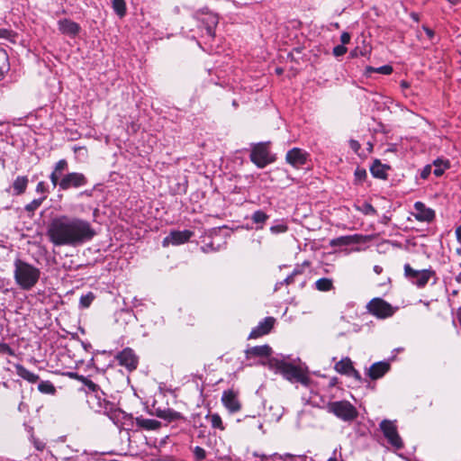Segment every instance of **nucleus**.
I'll list each match as a JSON object with an SVG mask.
<instances>
[{
    "instance_id": "f257e3e1",
    "label": "nucleus",
    "mask_w": 461,
    "mask_h": 461,
    "mask_svg": "<svg viewBox=\"0 0 461 461\" xmlns=\"http://www.w3.org/2000/svg\"><path fill=\"white\" fill-rule=\"evenodd\" d=\"M95 234L89 221L68 215L53 218L47 229L50 241L58 247H77L90 241Z\"/></svg>"
},
{
    "instance_id": "f03ea898",
    "label": "nucleus",
    "mask_w": 461,
    "mask_h": 461,
    "mask_svg": "<svg viewBox=\"0 0 461 461\" xmlns=\"http://www.w3.org/2000/svg\"><path fill=\"white\" fill-rule=\"evenodd\" d=\"M70 375L81 382L82 390L87 395V402L95 411L107 415L114 423L120 420V416L123 412L104 398V393L98 384L84 375L74 373H71Z\"/></svg>"
},
{
    "instance_id": "7ed1b4c3",
    "label": "nucleus",
    "mask_w": 461,
    "mask_h": 461,
    "mask_svg": "<svg viewBox=\"0 0 461 461\" xmlns=\"http://www.w3.org/2000/svg\"><path fill=\"white\" fill-rule=\"evenodd\" d=\"M266 365L270 370L282 375L285 379L291 383H300L303 385H308L310 383V377L305 369L284 359L270 357Z\"/></svg>"
},
{
    "instance_id": "20e7f679",
    "label": "nucleus",
    "mask_w": 461,
    "mask_h": 461,
    "mask_svg": "<svg viewBox=\"0 0 461 461\" xmlns=\"http://www.w3.org/2000/svg\"><path fill=\"white\" fill-rule=\"evenodd\" d=\"M40 277V268L20 258L14 260V278L21 289L25 291L31 290L37 285Z\"/></svg>"
},
{
    "instance_id": "39448f33",
    "label": "nucleus",
    "mask_w": 461,
    "mask_h": 461,
    "mask_svg": "<svg viewBox=\"0 0 461 461\" xmlns=\"http://www.w3.org/2000/svg\"><path fill=\"white\" fill-rule=\"evenodd\" d=\"M327 411L346 422L353 421L358 416V411L348 401H335L327 404Z\"/></svg>"
},
{
    "instance_id": "423d86ee",
    "label": "nucleus",
    "mask_w": 461,
    "mask_h": 461,
    "mask_svg": "<svg viewBox=\"0 0 461 461\" xmlns=\"http://www.w3.org/2000/svg\"><path fill=\"white\" fill-rule=\"evenodd\" d=\"M369 313L378 319H385L394 314V308L382 298L372 299L366 305Z\"/></svg>"
},
{
    "instance_id": "0eeeda50",
    "label": "nucleus",
    "mask_w": 461,
    "mask_h": 461,
    "mask_svg": "<svg viewBox=\"0 0 461 461\" xmlns=\"http://www.w3.org/2000/svg\"><path fill=\"white\" fill-rule=\"evenodd\" d=\"M435 274L431 269L415 270L409 264L404 265V276L418 287H424Z\"/></svg>"
},
{
    "instance_id": "6e6552de",
    "label": "nucleus",
    "mask_w": 461,
    "mask_h": 461,
    "mask_svg": "<svg viewBox=\"0 0 461 461\" xmlns=\"http://www.w3.org/2000/svg\"><path fill=\"white\" fill-rule=\"evenodd\" d=\"M380 429L389 444H391L396 449L402 448L403 443L400 435L398 434L397 427L394 421L384 420L380 423Z\"/></svg>"
},
{
    "instance_id": "1a4fd4ad",
    "label": "nucleus",
    "mask_w": 461,
    "mask_h": 461,
    "mask_svg": "<svg viewBox=\"0 0 461 461\" xmlns=\"http://www.w3.org/2000/svg\"><path fill=\"white\" fill-rule=\"evenodd\" d=\"M250 159L259 168L271 163L272 159L267 146L265 143L256 145L251 150Z\"/></svg>"
},
{
    "instance_id": "9d476101",
    "label": "nucleus",
    "mask_w": 461,
    "mask_h": 461,
    "mask_svg": "<svg viewBox=\"0 0 461 461\" xmlns=\"http://www.w3.org/2000/svg\"><path fill=\"white\" fill-rule=\"evenodd\" d=\"M195 17L204 26L206 34L209 37H214V30L219 23L218 15L214 13L209 12L208 10H200L195 13Z\"/></svg>"
},
{
    "instance_id": "9b49d317",
    "label": "nucleus",
    "mask_w": 461,
    "mask_h": 461,
    "mask_svg": "<svg viewBox=\"0 0 461 461\" xmlns=\"http://www.w3.org/2000/svg\"><path fill=\"white\" fill-rule=\"evenodd\" d=\"M87 184L86 176L79 172L67 173L61 177L60 190L79 188Z\"/></svg>"
},
{
    "instance_id": "f8f14e48",
    "label": "nucleus",
    "mask_w": 461,
    "mask_h": 461,
    "mask_svg": "<svg viewBox=\"0 0 461 461\" xmlns=\"http://www.w3.org/2000/svg\"><path fill=\"white\" fill-rule=\"evenodd\" d=\"M119 365L124 366L128 371H133L137 368L139 357L131 348H125L119 352L116 357Z\"/></svg>"
},
{
    "instance_id": "ddd939ff",
    "label": "nucleus",
    "mask_w": 461,
    "mask_h": 461,
    "mask_svg": "<svg viewBox=\"0 0 461 461\" xmlns=\"http://www.w3.org/2000/svg\"><path fill=\"white\" fill-rule=\"evenodd\" d=\"M193 235L194 232L188 230H172L164 238L162 244L164 247H167L169 244L178 246L187 242Z\"/></svg>"
},
{
    "instance_id": "4468645a",
    "label": "nucleus",
    "mask_w": 461,
    "mask_h": 461,
    "mask_svg": "<svg viewBox=\"0 0 461 461\" xmlns=\"http://www.w3.org/2000/svg\"><path fill=\"white\" fill-rule=\"evenodd\" d=\"M275 322L276 319L274 317H266L251 330L249 339H257L268 334L273 329Z\"/></svg>"
},
{
    "instance_id": "2eb2a0df",
    "label": "nucleus",
    "mask_w": 461,
    "mask_h": 461,
    "mask_svg": "<svg viewBox=\"0 0 461 461\" xmlns=\"http://www.w3.org/2000/svg\"><path fill=\"white\" fill-rule=\"evenodd\" d=\"M307 152L299 149L294 148L290 149L285 156L286 162L294 167H299L306 163Z\"/></svg>"
},
{
    "instance_id": "dca6fc26",
    "label": "nucleus",
    "mask_w": 461,
    "mask_h": 461,
    "mask_svg": "<svg viewBox=\"0 0 461 461\" xmlns=\"http://www.w3.org/2000/svg\"><path fill=\"white\" fill-rule=\"evenodd\" d=\"M68 168V163L66 159H59L54 166L52 172L50 175V182L53 187L59 186L60 189L61 177L64 172Z\"/></svg>"
},
{
    "instance_id": "f3484780",
    "label": "nucleus",
    "mask_w": 461,
    "mask_h": 461,
    "mask_svg": "<svg viewBox=\"0 0 461 461\" xmlns=\"http://www.w3.org/2000/svg\"><path fill=\"white\" fill-rule=\"evenodd\" d=\"M59 31L65 35L76 37L81 30L80 25L70 19H60L58 21Z\"/></svg>"
},
{
    "instance_id": "a211bd4d",
    "label": "nucleus",
    "mask_w": 461,
    "mask_h": 461,
    "mask_svg": "<svg viewBox=\"0 0 461 461\" xmlns=\"http://www.w3.org/2000/svg\"><path fill=\"white\" fill-rule=\"evenodd\" d=\"M416 220L419 221H431L435 217V212L432 209L428 208L421 202L414 203V212L412 213Z\"/></svg>"
},
{
    "instance_id": "6ab92c4d",
    "label": "nucleus",
    "mask_w": 461,
    "mask_h": 461,
    "mask_svg": "<svg viewBox=\"0 0 461 461\" xmlns=\"http://www.w3.org/2000/svg\"><path fill=\"white\" fill-rule=\"evenodd\" d=\"M390 363L379 361L374 363L367 370L366 375L372 379L376 380L383 377L390 370Z\"/></svg>"
},
{
    "instance_id": "aec40b11",
    "label": "nucleus",
    "mask_w": 461,
    "mask_h": 461,
    "mask_svg": "<svg viewBox=\"0 0 461 461\" xmlns=\"http://www.w3.org/2000/svg\"><path fill=\"white\" fill-rule=\"evenodd\" d=\"M223 405L230 411L236 412L240 410V403L237 395L232 391H226L222 394Z\"/></svg>"
},
{
    "instance_id": "412c9836",
    "label": "nucleus",
    "mask_w": 461,
    "mask_h": 461,
    "mask_svg": "<svg viewBox=\"0 0 461 461\" xmlns=\"http://www.w3.org/2000/svg\"><path fill=\"white\" fill-rule=\"evenodd\" d=\"M361 240V236L359 235H348V236H340L336 239H332L330 241V245L332 247L337 246H347L354 243H358Z\"/></svg>"
},
{
    "instance_id": "4be33fe9",
    "label": "nucleus",
    "mask_w": 461,
    "mask_h": 461,
    "mask_svg": "<svg viewBox=\"0 0 461 461\" xmlns=\"http://www.w3.org/2000/svg\"><path fill=\"white\" fill-rule=\"evenodd\" d=\"M28 183H29L28 176H18L14 179V181L12 185V187H11L13 189V194L20 195V194H23L27 188Z\"/></svg>"
},
{
    "instance_id": "5701e85b",
    "label": "nucleus",
    "mask_w": 461,
    "mask_h": 461,
    "mask_svg": "<svg viewBox=\"0 0 461 461\" xmlns=\"http://www.w3.org/2000/svg\"><path fill=\"white\" fill-rule=\"evenodd\" d=\"M14 366H15L17 375L19 376H21L23 379L28 381L29 383L33 384V383H36L40 379L38 375L29 371L22 365L15 364Z\"/></svg>"
},
{
    "instance_id": "b1692460",
    "label": "nucleus",
    "mask_w": 461,
    "mask_h": 461,
    "mask_svg": "<svg viewBox=\"0 0 461 461\" xmlns=\"http://www.w3.org/2000/svg\"><path fill=\"white\" fill-rule=\"evenodd\" d=\"M272 352V348L268 345L256 346L246 350L247 357H268Z\"/></svg>"
},
{
    "instance_id": "393cba45",
    "label": "nucleus",
    "mask_w": 461,
    "mask_h": 461,
    "mask_svg": "<svg viewBox=\"0 0 461 461\" xmlns=\"http://www.w3.org/2000/svg\"><path fill=\"white\" fill-rule=\"evenodd\" d=\"M386 168L385 165H383L378 159H375L370 167V172L374 177L385 179L387 176Z\"/></svg>"
},
{
    "instance_id": "a878e982",
    "label": "nucleus",
    "mask_w": 461,
    "mask_h": 461,
    "mask_svg": "<svg viewBox=\"0 0 461 461\" xmlns=\"http://www.w3.org/2000/svg\"><path fill=\"white\" fill-rule=\"evenodd\" d=\"M10 69L9 57L5 50L0 47V80Z\"/></svg>"
},
{
    "instance_id": "bb28decb",
    "label": "nucleus",
    "mask_w": 461,
    "mask_h": 461,
    "mask_svg": "<svg viewBox=\"0 0 461 461\" xmlns=\"http://www.w3.org/2000/svg\"><path fill=\"white\" fill-rule=\"evenodd\" d=\"M353 367L352 361L348 357H345L336 363L335 370L342 375H347Z\"/></svg>"
},
{
    "instance_id": "cd10ccee",
    "label": "nucleus",
    "mask_w": 461,
    "mask_h": 461,
    "mask_svg": "<svg viewBox=\"0 0 461 461\" xmlns=\"http://www.w3.org/2000/svg\"><path fill=\"white\" fill-rule=\"evenodd\" d=\"M314 285L315 288L321 292H329L334 288L332 280L326 277L318 279Z\"/></svg>"
},
{
    "instance_id": "c85d7f7f",
    "label": "nucleus",
    "mask_w": 461,
    "mask_h": 461,
    "mask_svg": "<svg viewBox=\"0 0 461 461\" xmlns=\"http://www.w3.org/2000/svg\"><path fill=\"white\" fill-rule=\"evenodd\" d=\"M267 219L268 215L261 210L254 212L251 216V220L254 223L260 224V226L257 227L258 230L263 228V224L266 222Z\"/></svg>"
},
{
    "instance_id": "c756f323",
    "label": "nucleus",
    "mask_w": 461,
    "mask_h": 461,
    "mask_svg": "<svg viewBox=\"0 0 461 461\" xmlns=\"http://www.w3.org/2000/svg\"><path fill=\"white\" fill-rule=\"evenodd\" d=\"M138 424L146 429H157L160 427V422L153 419H142L138 420Z\"/></svg>"
},
{
    "instance_id": "7c9ffc66",
    "label": "nucleus",
    "mask_w": 461,
    "mask_h": 461,
    "mask_svg": "<svg viewBox=\"0 0 461 461\" xmlns=\"http://www.w3.org/2000/svg\"><path fill=\"white\" fill-rule=\"evenodd\" d=\"M38 390L45 394H54L56 393L55 386L50 381H41L39 383Z\"/></svg>"
},
{
    "instance_id": "2f4dec72",
    "label": "nucleus",
    "mask_w": 461,
    "mask_h": 461,
    "mask_svg": "<svg viewBox=\"0 0 461 461\" xmlns=\"http://www.w3.org/2000/svg\"><path fill=\"white\" fill-rule=\"evenodd\" d=\"M206 419L209 420L212 428L219 429L221 430L224 429L221 418L218 413L210 414L206 417Z\"/></svg>"
},
{
    "instance_id": "473e14b6",
    "label": "nucleus",
    "mask_w": 461,
    "mask_h": 461,
    "mask_svg": "<svg viewBox=\"0 0 461 461\" xmlns=\"http://www.w3.org/2000/svg\"><path fill=\"white\" fill-rule=\"evenodd\" d=\"M113 8L117 15L123 17L126 14V4L124 0H113Z\"/></svg>"
},
{
    "instance_id": "72a5a7b5",
    "label": "nucleus",
    "mask_w": 461,
    "mask_h": 461,
    "mask_svg": "<svg viewBox=\"0 0 461 461\" xmlns=\"http://www.w3.org/2000/svg\"><path fill=\"white\" fill-rule=\"evenodd\" d=\"M46 195H42L40 198L32 200L30 203L25 205V211L31 213H33L45 201Z\"/></svg>"
},
{
    "instance_id": "f704fd0d",
    "label": "nucleus",
    "mask_w": 461,
    "mask_h": 461,
    "mask_svg": "<svg viewBox=\"0 0 461 461\" xmlns=\"http://www.w3.org/2000/svg\"><path fill=\"white\" fill-rule=\"evenodd\" d=\"M435 169L433 171L434 175L437 176H440L446 168L449 167L448 161H443L440 159H437L434 161Z\"/></svg>"
},
{
    "instance_id": "c9c22d12",
    "label": "nucleus",
    "mask_w": 461,
    "mask_h": 461,
    "mask_svg": "<svg viewBox=\"0 0 461 461\" xmlns=\"http://www.w3.org/2000/svg\"><path fill=\"white\" fill-rule=\"evenodd\" d=\"M95 298V294L92 292H88L87 294L81 295L79 304L82 308H87Z\"/></svg>"
},
{
    "instance_id": "e433bc0d",
    "label": "nucleus",
    "mask_w": 461,
    "mask_h": 461,
    "mask_svg": "<svg viewBox=\"0 0 461 461\" xmlns=\"http://www.w3.org/2000/svg\"><path fill=\"white\" fill-rule=\"evenodd\" d=\"M366 71L367 72H376V73H380L383 75H390L393 72V68L390 65H384V66H382V67H379L376 68L368 67L366 68Z\"/></svg>"
},
{
    "instance_id": "4c0bfd02",
    "label": "nucleus",
    "mask_w": 461,
    "mask_h": 461,
    "mask_svg": "<svg viewBox=\"0 0 461 461\" xmlns=\"http://www.w3.org/2000/svg\"><path fill=\"white\" fill-rule=\"evenodd\" d=\"M356 182L362 183L367 176L366 170L365 168L357 167L354 173Z\"/></svg>"
},
{
    "instance_id": "58836bf2",
    "label": "nucleus",
    "mask_w": 461,
    "mask_h": 461,
    "mask_svg": "<svg viewBox=\"0 0 461 461\" xmlns=\"http://www.w3.org/2000/svg\"><path fill=\"white\" fill-rule=\"evenodd\" d=\"M287 225L284 222H278L270 227V231L273 234L284 233L287 230Z\"/></svg>"
},
{
    "instance_id": "ea45409f",
    "label": "nucleus",
    "mask_w": 461,
    "mask_h": 461,
    "mask_svg": "<svg viewBox=\"0 0 461 461\" xmlns=\"http://www.w3.org/2000/svg\"><path fill=\"white\" fill-rule=\"evenodd\" d=\"M359 210L366 215H375L376 213L375 209L368 203H364Z\"/></svg>"
},
{
    "instance_id": "a19ab883",
    "label": "nucleus",
    "mask_w": 461,
    "mask_h": 461,
    "mask_svg": "<svg viewBox=\"0 0 461 461\" xmlns=\"http://www.w3.org/2000/svg\"><path fill=\"white\" fill-rule=\"evenodd\" d=\"M164 420L172 421L181 418V414L172 410H166V416H163Z\"/></svg>"
},
{
    "instance_id": "79ce46f5",
    "label": "nucleus",
    "mask_w": 461,
    "mask_h": 461,
    "mask_svg": "<svg viewBox=\"0 0 461 461\" xmlns=\"http://www.w3.org/2000/svg\"><path fill=\"white\" fill-rule=\"evenodd\" d=\"M194 455L198 461L203 460L206 457L205 450L198 446L194 448Z\"/></svg>"
},
{
    "instance_id": "37998d69",
    "label": "nucleus",
    "mask_w": 461,
    "mask_h": 461,
    "mask_svg": "<svg viewBox=\"0 0 461 461\" xmlns=\"http://www.w3.org/2000/svg\"><path fill=\"white\" fill-rule=\"evenodd\" d=\"M0 354H7L9 356H14V351L11 347L4 342H0Z\"/></svg>"
},
{
    "instance_id": "c03bdc74",
    "label": "nucleus",
    "mask_w": 461,
    "mask_h": 461,
    "mask_svg": "<svg viewBox=\"0 0 461 461\" xmlns=\"http://www.w3.org/2000/svg\"><path fill=\"white\" fill-rule=\"evenodd\" d=\"M347 50V48L344 45L340 44L333 48L332 53L335 57H340L346 54Z\"/></svg>"
},
{
    "instance_id": "a18cd8bd",
    "label": "nucleus",
    "mask_w": 461,
    "mask_h": 461,
    "mask_svg": "<svg viewBox=\"0 0 461 461\" xmlns=\"http://www.w3.org/2000/svg\"><path fill=\"white\" fill-rule=\"evenodd\" d=\"M36 192L39 193V194H42L43 195H46V194L48 193V185H46L45 182L43 181H41L37 184L36 185Z\"/></svg>"
},
{
    "instance_id": "49530a36",
    "label": "nucleus",
    "mask_w": 461,
    "mask_h": 461,
    "mask_svg": "<svg viewBox=\"0 0 461 461\" xmlns=\"http://www.w3.org/2000/svg\"><path fill=\"white\" fill-rule=\"evenodd\" d=\"M119 318H123L124 321H131L135 318L134 314L130 311H122L119 313Z\"/></svg>"
},
{
    "instance_id": "de8ad7c7",
    "label": "nucleus",
    "mask_w": 461,
    "mask_h": 461,
    "mask_svg": "<svg viewBox=\"0 0 461 461\" xmlns=\"http://www.w3.org/2000/svg\"><path fill=\"white\" fill-rule=\"evenodd\" d=\"M348 143H349L350 149L354 152L358 153V151H359V149L361 148L360 143L357 140H350Z\"/></svg>"
},
{
    "instance_id": "09e8293b",
    "label": "nucleus",
    "mask_w": 461,
    "mask_h": 461,
    "mask_svg": "<svg viewBox=\"0 0 461 461\" xmlns=\"http://www.w3.org/2000/svg\"><path fill=\"white\" fill-rule=\"evenodd\" d=\"M347 375L354 377L358 382L362 380L360 373L354 367L351 368V370L347 374Z\"/></svg>"
},
{
    "instance_id": "8fccbe9b",
    "label": "nucleus",
    "mask_w": 461,
    "mask_h": 461,
    "mask_svg": "<svg viewBox=\"0 0 461 461\" xmlns=\"http://www.w3.org/2000/svg\"><path fill=\"white\" fill-rule=\"evenodd\" d=\"M431 173V166L430 165H427L426 167H423V169L421 170L420 172V177L422 179H426L428 178V176L430 175Z\"/></svg>"
},
{
    "instance_id": "3c124183",
    "label": "nucleus",
    "mask_w": 461,
    "mask_h": 461,
    "mask_svg": "<svg viewBox=\"0 0 461 461\" xmlns=\"http://www.w3.org/2000/svg\"><path fill=\"white\" fill-rule=\"evenodd\" d=\"M351 36L348 32H344L340 35V41L342 45L348 44L350 41Z\"/></svg>"
},
{
    "instance_id": "603ef678",
    "label": "nucleus",
    "mask_w": 461,
    "mask_h": 461,
    "mask_svg": "<svg viewBox=\"0 0 461 461\" xmlns=\"http://www.w3.org/2000/svg\"><path fill=\"white\" fill-rule=\"evenodd\" d=\"M32 442H33V445L34 447H36V449L38 450H43L44 447H45V443L41 441L40 439H37V438H32Z\"/></svg>"
},
{
    "instance_id": "864d4df0",
    "label": "nucleus",
    "mask_w": 461,
    "mask_h": 461,
    "mask_svg": "<svg viewBox=\"0 0 461 461\" xmlns=\"http://www.w3.org/2000/svg\"><path fill=\"white\" fill-rule=\"evenodd\" d=\"M294 277L292 275H289L286 278H285V279L280 283V285H284V284H285V285H290V284L294 283Z\"/></svg>"
},
{
    "instance_id": "5fc2aeb1",
    "label": "nucleus",
    "mask_w": 461,
    "mask_h": 461,
    "mask_svg": "<svg viewBox=\"0 0 461 461\" xmlns=\"http://www.w3.org/2000/svg\"><path fill=\"white\" fill-rule=\"evenodd\" d=\"M10 36V31L6 29H0V38L6 39Z\"/></svg>"
},
{
    "instance_id": "6e6d98bb",
    "label": "nucleus",
    "mask_w": 461,
    "mask_h": 461,
    "mask_svg": "<svg viewBox=\"0 0 461 461\" xmlns=\"http://www.w3.org/2000/svg\"><path fill=\"white\" fill-rule=\"evenodd\" d=\"M424 31H425V33H426V35L428 36L429 39H432L433 38L434 32L431 29H429L428 27H424Z\"/></svg>"
},
{
    "instance_id": "4d7b16f0",
    "label": "nucleus",
    "mask_w": 461,
    "mask_h": 461,
    "mask_svg": "<svg viewBox=\"0 0 461 461\" xmlns=\"http://www.w3.org/2000/svg\"><path fill=\"white\" fill-rule=\"evenodd\" d=\"M456 239H457L458 242L461 243V225L456 228Z\"/></svg>"
},
{
    "instance_id": "13d9d810",
    "label": "nucleus",
    "mask_w": 461,
    "mask_h": 461,
    "mask_svg": "<svg viewBox=\"0 0 461 461\" xmlns=\"http://www.w3.org/2000/svg\"><path fill=\"white\" fill-rule=\"evenodd\" d=\"M374 272L377 275L381 274L383 272V267L378 266V265H375L374 267Z\"/></svg>"
},
{
    "instance_id": "bf43d9fd",
    "label": "nucleus",
    "mask_w": 461,
    "mask_h": 461,
    "mask_svg": "<svg viewBox=\"0 0 461 461\" xmlns=\"http://www.w3.org/2000/svg\"><path fill=\"white\" fill-rule=\"evenodd\" d=\"M157 416L161 418V419H164L163 416H166V410H158L157 411Z\"/></svg>"
},
{
    "instance_id": "052dcab7",
    "label": "nucleus",
    "mask_w": 461,
    "mask_h": 461,
    "mask_svg": "<svg viewBox=\"0 0 461 461\" xmlns=\"http://www.w3.org/2000/svg\"><path fill=\"white\" fill-rule=\"evenodd\" d=\"M301 274V271L297 268H295L292 273L291 275L294 277L295 276Z\"/></svg>"
},
{
    "instance_id": "680f3d73",
    "label": "nucleus",
    "mask_w": 461,
    "mask_h": 461,
    "mask_svg": "<svg viewBox=\"0 0 461 461\" xmlns=\"http://www.w3.org/2000/svg\"><path fill=\"white\" fill-rule=\"evenodd\" d=\"M457 320L461 325V307L457 310Z\"/></svg>"
},
{
    "instance_id": "e2e57ef3",
    "label": "nucleus",
    "mask_w": 461,
    "mask_h": 461,
    "mask_svg": "<svg viewBox=\"0 0 461 461\" xmlns=\"http://www.w3.org/2000/svg\"><path fill=\"white\" fill-rule=\"evenodd\" d=\"M456 280L458 283H461V273H459V274L456 276Z\"/></svg>"
},
{
    "instance_id": "0e129e2a",
    "label": "nucleus",
    "mask_w": 461,
    "mask_h": 461,
    "mask_svg": "<svg viewBox=\"0 0 461 461\" xmlns=\"http://www.w3.org/2000/svg\"><path fill=\"white\" fill-rule=\"evenodd\" d=\"M401 86H402V87H408V84H407L405 81H402V82H401Z\"/></svg>"
},
{
    "instance_id": "69168bd1",
    "label": "nucleus",
    "mask_w": 461,
    "mask_h": 461,
    "mask_svg": "<svg viewBox=\"0 0 461 461\" xmlns=\"http://www.w3.org/2000/svg\"><path fill=\"white\" fill-rule=\"evenodd\" d=\"M350 55H351V57H356L357 55V50H352Z\"/></svg>"
},
{
    "instance_id": "338daca9",
    "label": "nucleus",
    "mask_w": 461,
    "mask_h": 461,
    "mask_svg": "<svg viewBox=\"0 0 461 461\" xmlns=\"http://www.w3.org/2000/svg\"><path fill=\"white\" fill-rule=\"evenodd\" d=\"M367 148L368 150L371 151L373 149V145L370 142H368Z\"/></svg>"
},
{
    "instance_id": "774afa93",
    "label": "nucleus",
    "mask_w": 461,
    "mask_h": 461,
    "mask_svg": "<svg viewBox=\"0 0 461 461\" xmlns=\"http://www.w3.org/2000/svg\"><path fill=\"white\" fill-rule=\"evenodd\" d=\"M328 461H338V460L335 457H330V458L328 459Z\"/></svg>"
}]
</instances>
